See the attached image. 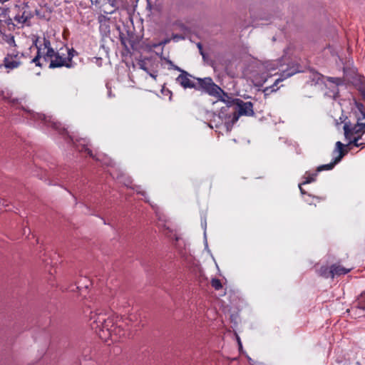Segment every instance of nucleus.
<instances>
[{
	"label": "nucleus",
	"instance_id": "30",
	"mask_svg": "<svg viewBox=\"0 0 365 365\" xmlns=\"http://www.w3.org/2000/svg\"><path fill=\"white\" fill-rule=\"evenodd\" d=\"M248 360H249V362L252 364V365H255L254 364H252L253 361L251 358L248 357Z\"/></svg>",
	"mask_w": 365,
	"mask_h": 365
},
{
	"label": "nucleus",
	"instance_id": "1",
	"mask_svg": "<svg viewBox=\"0 0 365 365\" xmlns=\"http://www.w3.org/2000/svg\"><path fill=\"white\" fill-rule=\"evenodd\" d=\"M35 45L37 48V55L31 62L36 66H41L40 59H43L45 62H49V68H51L62 66L71 68L72 66L71 61L75 53L73 49L66 48L67 56H64L63 53L55 51L50 41L46 38H43L42 43L37 40Z\"/></svg>",
	"mask_w": 365,
	"mask_h": 365
},
{
	"label": "nucleus",
	"instance_id": "20",
	"mask_svg": "<svg viewBox=\"0 0 365 365\" xmlns=\"http://www.w3.org/2000/svg\"><path fill=\"white\" fill-rule=\"evenodd\" d=\"M0 96H1L4 99L9 100L11 97V93L8 90L3 91H1Z\"/></svg>",
	"mask_w": 365,
	"mask_h": 365
},
{
	"label": "nucleus",
	"instance_id": "19",
	"mask_svg": "<svg viewBox=\"0 0 365 365\" xmlns=\"http://www.w3.org/2000/svg\"><path fill=\"white\" fill-rule=\"evenodd\" d=\"M28 19L29 16L25 15V13H24L21 16L18 15L15 17L16 21H17L19 23H24L27 21Z\"/></svg>",
	"mask_w": 365,
	"mask_h": 365
},
{
	"label": "nucleus",
	"instance_id": "3",
	"mask_svg": "<svg viewBox=\"0 0 365 365\" xmlns=\"http://www.w3.org/2000/svg\"><path fill=\"white\" fill-rule=\"evenodd\" d=\"M88 325L103 340L111 336L113 329V321L106 314L101 312H91Z\"/></svg>",
	"mask_w": 365,
	"mask_h": 365
},
{
	"label": "nucleus",
	"instance_id": "29",
	"mask_svg": "<svg viewBox=\"0 0 365 365\" xmlns=\"http://www.w3.org/2000/svg\"><path fill=\"white\" fill-rule=\"evenodd\" d=\"M149 75H150L152 78H155H155H156V75H155V74H153V73H149Z\"/></svg>",
	"mask_w": 365,
	"mask_h": 365
},
{
	"label": "nucleus",
	"instance_id": "6",
	"mask_svg": "<svg viewBox=\"0 0 365 365\" xmlns=\"http://www.w3.org/2000/svg\"><path fill=\"white\" fill-rule=\"evenodd\" d=\"M181 73L176 78V82L184 88H197V84L192 79L193 78L187 72L181 70L180 68H175Z\"/></svg>",
	"mask_w": 365,
	"mask_h": 365
},
{
	"label": "nucleus",
	"instance_id": "31",
	"mask_svg": "<svg viewBox=\"0 0 365 365\" xmlns=\"http://www.w3.org/2000/svg\"><path fill=\"white\" fill-rule=\"evenodd\" d=\"M179 38H180L178 36H174V39H179Z\"/></svg>",
	"mask_w": 365,
	"mask_h": 365
},
{
	"label": "nucleus",
	"instance_id": "4",
	"mask_svg": "<svg viewBox=\"0 0 365 365\" xmlns=\"http://www.w3.org/2000/svg\"><path fill=\"white\" fill-rule=\"evenodd\" d=\"M194 79L197 81L196 89H202L206 93H207L209 95L213 96L218 98L217 101L213 103V104L223 103L224 104H225V107L228 108V106L226 103V100L225 99V97H227V96L218 86H217L213 82L211 78H194Z\"/></svg>",
	"mask_w": 365,
	"mask_h": 365
},
{
	"label": "nucleus",
	"instance_id": "9",
	"mask_svg": "<svg viewBox=\"0 0 365 365\" xmlns=\"http://www.w3.org/2000/svg\"><path fill=\"white\" fill-rule=\"evenodd\" d=\"M238 108V114L235 112L234 113V116L232 118L233 122H236L238 120L239 115H252L254 114V111L252 109V103L251 102H243L239 101L237 103Z\"/></svg>",
	"mask_w": 365,
	"mask_h": 365
},
{
	"label": "nucleus",
	"instance_id": "10",
	"mask_svg": "<svg viewBox=\"0 0 365 365\" xmlns=\"http://www.w3.org/2000/svg\"><path fill=\"white\" fill-rule=\"evenodd\" d=\"M73 143L75 144V146L76 147V148L81 151V152H83V151H85V152H87L88 154L92 157V158H96L97 160H103V163L105 164H107V165H109L110 164V160H107V158L105 156V159H101L100 157H96V155H94L93 154V152L92 150H91L88 148V141L85 139V138H83V139H81V140H76V142H73Z\"/></svg>",
	"mask_w": 365,
	"mask_h": 365
},
{
	"label": "nucleus",
	"instance_id": "16",
	"mask_svg": "<svg viewBox=\"0 0 365 365\" xmlns=\"http://www.w3.org/2000/svg\"><path fill=\"white\" fill-rule=\"evenodd\" d=\"M363 96L365 98V89L362 91ZM358 126L362 128L365 130V114L361 113V116L358 117L357 123Z\"/></svg>",
	"mask_w": 365,
	"mask_h": 365
},
{
	"label": "nucleus",
	"instance_id": "2",
	"mask_svg": "<svg viewBox=\"0 0 365 365\" xmlns=\"http://www.w3.org/2000/svg\"><path fill=\"white\" fill-rule=\"evenodd\" d=\"M264 68L267 72V75L272 76L273 74H276L277 73H272L273 72L279 70L281 73V78H277L275 81L274 85H272L270 88H267L266 91L270 90V91H275L277 90V88H275V86L279 82L282 81L284 78L292 76V75L299 72L300 71L298 69V67H295L293 63H291L289 61V58L287 56L282 57V59L267 62Z\"/></svg>",
	"mask_w": 365,
	"mask_h": 365
},
{
	"label": "nucleus",
	"instance_id": "21",
	"mask_svg": "<svg viewBox=\"0 0 365 365\" xmlns=\"http://www.w3.org/2000/svg\"><path fill=\"white\" fill-rule=\"evenodd\" d=\"M328 81L331 83H334L336 86L341 83V80L340 78H331L330 77V78H328Z\"/></svg>",
	"mask_w": 365,
	"mask_h": 365
},
{
	"label": "nucleus",
	"instance_id": "11",
	"mask_svg": "<svg viewBox=\"0 0 365 365\" xmlns=\"http://www.w3.org/2000/svg\"><path fill=\"white\" fill-rule=\"evenodd\" d=\"M365 311V293L362 294L354 303V307H351L349 312H354L355 317H360L362 312Z\"/></svg>",
	"mask_w": 365,
	"mask_h": 365
},
{
	"label": "nucleus",
	"instance_id": "32",
	"mask_svg": "<svg viewBox=\"0 0 365 365\" xmlns=\"http://www.w3.org/2000/svg\"><path fill=\"white\" fill-rule=\"evenodd\" d=\"M113 10H110V11H108V13L111 14V13H113Z\"/></svg>",
	"mask_w": 365,
	"mask_h": 365
},
{
	"label": "nucleus",
	"instance_id": "14",
	"mask_svg": "<svg viewBox=\"0 0 365 365\" xmlns=\"http://www.w3.org/2000/svg\"><path fill=\"white\" fill-rule=\"evenodd\" d=\"M317 176V173H306L304 175L305 180L299 185V190L301 191V193L302 195L305 194L304 190L302 188V185L310 183L315 180V177Z\"/></svg>",
	"mask_w": 365,
	"mask_h": 365
},
{
	"label": "nucleus",
	"instance_id": "23",
	"mask_svg": "<svg viewBox=\"0 0 365 365\" xmlns=\"http://www.w3.org/2000/svg\"><path fill=\"white\" fill-rule=\"evenodd\" d=\"M162 93L165 95H167V94H169L170 96H169V100L170 101L171 100V98H172V94H171V92L169 91V90H165V89H162Z\"/></svg>",
	"mask_w": 365,
	"mask_h": 365
},
{
	"label": "nucleus",
	"instance_id": "7",
	"mask_svg": "<svg viewBox=\"0 0 365 365\" xmlns=\"http://www.w3.org/2000/svg\"><path fill=\"white\" fill-rule=\"evenodd\" d=\"M23 56V53L19 52L14 51L9 53L4 61L5 68L10 70L18 68L21 63V58Z\"/></svg>",
	"mask_w": 365,
	"mask_h": 365
},
{
	"label": "nucleus",
	"instance_id": "24",
	"mask_svg": "<svg viewBox=\"0 0 365 365\" xmlns=\"http://www.w3.org/2000/svg\"><path fill=\"white\" fill-rule=\"evenodd\" d=\"M237 343H238V345H239V349H240V351H242V345L241 340H240V337L238 336H237Z\"/></svg>",
	"mask_w": 365,
	"mask_h": 365
},
{
	"label": "nucleus",
	"instance_id": "18",
	"mask_svg": "<svg viewBox=\"0 0 365 365\" xmlns=\"http://www.w3.org/2000/svg\"><path fill=\"white\" fill-rule=\"evenodd\" d=\"M211 284L217 290L222 288V284L220 281L217 279H213L211 282Z\"/></svg>",
	"mask_w": 365,
	"mask_h": 365
},
{
	"label": "nucleus",
	"instance_id": "15",
	"mask_svg": "<svg viewBox=\"0 0 365 365\" xmlns=\"http://www.w3.org/2000/svg\"><path fill=\"white\" fill-rule=\"evenodd\" d=\"M318 273L323 277L332 278V272L331 267L327 265L322 266L318 270Z\"/></svg>",
	"mask_w": 365,
	"mask_h": 365
},
{
	"label": "nucleus",
	"instance_id": "8",
	"mask_svg": "<svg viewBox=\"0 0 365 365\" xmlns=\"http://www.w3.org/2000/svg\"><path fill=\"white\" fill-rule=\"evenodd\" d=\"M343 148H344V145L340 141H337L336 143V148H335L334 152L338 153L339 155L335 158V159L334 160L333 162H331L329 164H325V165L318 167L317 172H320L322 170H331L334 167V165L336 163H338L341 160L343 156L344 155L345 153L343 151Z\"/></svg>",
	"mask_w": 365,
	"mask_h": 365
},
{
	"label": "nucleus",
	"instance_id": "13",
	"mask_svg": "<svg viewBox=\"0 0 365 365\" xmlns=\"http://www.w3.org/2000/svg\"><path fill=\"white\" fill-rule=\"evenodd\" d=\"M331 272H332V278L340 276L342 274H345L348 273L351 269H346L341 265L333 264L331 266Z\"/></svg>",
	"mask_w": 365,
	"mask_h": 365
},
{
	"label": "nucleus",
	"instance_id": "28",
	"mask_svg": "<svg viewBox=\"0 0 365 365\" xmlns=\"http://www.w3.org/2000/svg\"><path fill=\"white\" fill-rule=\"evenodd\" d=\"M122 182L126 185V186H129L130 185V180H128V181H123Z\"/></svg>",
	"mask_w": 365,
	"mask_h": 365
},
{
	"label": "nucleus",
	"instance_id": "25",
	"mask_svg": "<svg viewBox=\"0 0 365 365\" xmlns=\"http://www.w3.org/2000/svg\"><path fill=\"white\" fill-rule=\"evenodd\" d=\"M140 65V68L143 70H144L145 71L148 72L147 71V68L145 67V65H144V63L143 62H141L139 63Z\"/></svg>",
	"mask_w": 365,
	"mask_h": 365
},
{
	"label": "nucleus",
	"instance_id": "27",
	"mask_svg": "<svg viewBox=\"0 0 365 365\" xmlns=\"http://www.w3.org/2000/svg\"><path fill=\"white\" fill-rule=\"evenodd\" d=\"M136 192H137L138 193H141L143 195H145V192H142V191H140V187H137V189H136Z\"/></svg>",
	"mask_w": 365,
	"mask_h": 365
},
{
	"label": "nucleus",
	"instance_id": "12",
	"mask_svg": "<svg viewBox=\"0 0 365 365\" xmlns=\"http://www.w3.org/2000/svg\"><path fill=\"white\" fill-rule=\"evenodd\" d=\"M33 118H34V120H41L42 122H43L45 125L48 126H51L54 129H59V123L58 122H56L51 116H47L44 114L37 113L34 114Z\"/></svg>",
	"mask_w": 365,
	"mask_h": 365
},
{
	"label": "nucleus",
	"instance_id": "22",
	"mask_svg": "<svg viewBox=\"0 0 365 365\" xmlns=\"http://www.w3.org/2000/svg\"><path fill=\"white\" fill-rule=\"evenodd\" d=\"M266 81H267V77L266 76H262V77H261V78L259 80H258L257 81V83H258V84H263Z\"/></svg>",
	"mask_w": 365,
	"mask_h": 365
},
{
	"label": "nucleus",
	"instance_id": "17",
	"mask_svg": "<svg viewBox=\"0 0 365 365\" xmlns=\"http://www.w3.org/2000/svg\"><path fill=\"white\" fill-rule=\"evenodd\" d=\"M202 226L204 227V238H205V249L207 250L208 252H210V250L208 249L207 242V235H206V226L207 222L206 220H204V221H202Z\"/></svg>",
	"mask_w": 365,
	"mask_h": 365
},
{
	"label": "nucleus",
	"instance_id": "26",
	"mask_svg": "<svg viewBox=\"0 0 365 365\" xmlns=\"http://www.w3.org/2000/svg\"><path fill=\"white\" fill-rule=\"evenodd\" d=\"M170 42V39L169 38H167V39H165L163 41H162L161 43H159V45H165L168 43Z\"/></svg>",
	"mask_w": 365,
	"mask_h": 365
},
{
	"label": "nucleus",
	"instance_id": "5",
	"mask_svg": "<svg viewBox=\"0 0 365 365\" xmlns=\"http://www.w3.org/2000/svg\"><path fill=\"white\" fill-rule=\"evenodd\" d=\"M344 130L346 139L349 140V144H354L356 147H359L365 144L364 143H359L361 135L365 132V130L362 128L358 126L357 124H356L352 128H349V125L346 123L344 125Z\"/></svg>",
	"mask_w": 365,
	"mask_h": 365
}]
</instances>
